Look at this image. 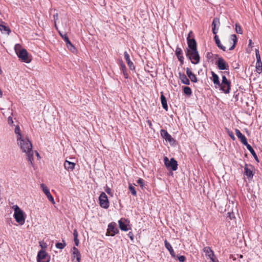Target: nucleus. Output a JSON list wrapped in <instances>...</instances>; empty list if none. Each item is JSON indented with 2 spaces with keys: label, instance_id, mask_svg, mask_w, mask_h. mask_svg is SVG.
<instances>
[{
  "label": "nucleus",
  "instance_id": "nucleus-37",
  "mask_svg": "<svg viewBox=\"0 0 262 262\" xmlns=\"http://www.w3.org/2000/svg\"><path fill=\"white\" fill-rule=\"evenodd\" d=\"M128 189H129L130 192H131V193L133 195H134V196H136L137 195V192H136V191L135 190V187L133 186H132V184H129Z\"/></svg>",
  "mask_w": 262,
  "mask_h": 262
},
{
  "label": "nucleus",
  "instance_id": "nucleus-45",
  "mask_svg": "<svg viewBox=\"0 0 262 262\" xmlns=\"http://www.w3.org/2000/svg\"><path fill=\"white\" fill-rule=\"evenodd\" d=\"M226 130H227V133L228 134V135L230 136V137L231 138L232 140H235V138L234 136V134L233 133L230 131L227 128H226Z\"/></svg>",
  "mask_w": 262,
  "mask_h": 262
},
{
  "label": "nucleus",
  "instance_id": "nucleus-24",
  "mask_svg": "<svg viewBox=\"0 0 262 262\" xmlns=\"http://www.w3.org/2000/svg\"><path fill=\"white\" fill-rule=\"evenodd\" d=\"M175 52L179 60L181 62L182 64L183 63L184 57L183 56L182 50L181 49L177 47Z\"/></svg>",
  "mask_w": 262,
  "mask_h": 262
},
{
  "label": "nucleus",
  "instance_id": "nucleus-33",
  "mask_svg": "<svg viewBox=\"0 0 262 262\" xmlns=\"http://www.w3.org/2000/svg\"><path fill=\"white\" fill-rule=\"evenodd\" d=\"M120 70L123 74L124 77L126 79L128 78V74L126 71V68L124 64L121 63L120 65Z\"/></svg>",
  "mask_w": 262,
  "mask_h": 262
},
{
  "label": "nucleus",
  "instance_id": "nucleus-43",
  "mask_svg": "<svg viewBox=\"0 0 262 262\" xmlns=\"http://www.w3.org/2000/svg\"><path fill=\"white\" fill-rule=\"evenodd\" d=\"M255 55H256V62L261 61V58H260V56L259 51L258 49L255 50Z\"/></svg>",
  "mask_w": 262,
  "mask_h": 262
},
{
  "label": "nucleus",
  "instance_id": "nucleus-41",
  "mask_svg": "<svg viewBox=\"0 0 262 262\" xmlns=\"http://www.w3.org/2000/svg\"><path fill=\"white\" fill-rule=\"evenodd\" d=\"M235 31L238 34H242L243 33L242 29L238 24H235Z\"/></svg>",
  "mask_w": 262,
  "mask_h": 262
},
{
  "label": "nucleus",
  "instance_id": "nucleus-50",
  "mask_svg": "<svg viewBox=\"0 0 262 262\" xmlns=\"http://www.w3.org/2000/svg\"><path fill=\"white\" fill-rule=\"evenodd\" d=\"M210 260V262H219V260L215 258V255L212 257V258L209 259Z\"/></svg>",
  "mask_w": 262,
  "mask_h": 262
},
{
  "label": "nucleus",
  "instance_id": "nucleus-19",
  "mask_svg": "<svg viewBox=\"0 0 262 262\" xmlns=\"http://www.w3.org/2000/svg\"><path fill=\"white\" fill-rule=\"evenodd\" d=\"M75 164L73 162L66 160L64 163V168L69 171H72L75 168Z\"/></svg>",
  "mask_w": 262,
  "mask_h": 262
},
{
  "label": "nucleus",
  "instance_id": "nucleus-32",
  "mask_svg": "<svg viewBox=\"0 0 262 262\" xmlns=\"http://www.w3.org/2000/svg\"><path fill=\"white\" fill-rule=\"evenodd\" d=\"M230 39L233 42V45L230 48V50H232L234 49L235 45L236 44V42H237V37H236V35H235V34L231 35L230 36Z\"/></svg>",
  "mask_w": 262,
  "mask_h": 262
},
{
  "label": "nucleus",
  "instance_id": "nucleus-27",
  "mask_svg": "<svg viewBox=\"0 0 262 262\" xmlns=\"http://www.w3.org/2000/svg\"><path fill=\"white\" fill-rule=\"evenodd\" d=\"M245 173L249 178H252L253 176L252 169L248 167L247 164H246L244 167Z\"/></svg>",
  "mask_w": 262,
  "mask_h": 262
},
{
  "label": "nucleus",
  "instance_id": "nucleus-46",
  "mask_svg": "<svg viewBox=\"0 0 262 262\" xmlns=\"http://www.w3.org/2000/svg\"><path fill=\"white\" fill-rule=\"evenodd\" d=\"M137 183L138 184H139L142 188H143V187H144V180L142 179H141V178L139 179L137 181Z\"/></svg>",
  "mask_w": 262,
  "mask_h": 262
},
{
  "label": "nucleus",
  "instance_id": "nucleus-7",
  "mask_svg": "<svg viewBox=\"0 0 262 262\" xmlns=\"http://www.w3.org/2000/svg\"><path fill=\"white\" fill-rule=\"evenodd\" d=\"M37 262H49L50 256L43 250H40L37 254Z\"/></svg>",
  "mask_w": 262,
  "mask_h": 262
},
{
  "label": "nucleus",
  "instance_id": "nucleus-1",
  "mask_svg": "<svg viewBox=\"0 0 262 262\" xmlns=\"http://www.w3.org/2000/svg\"><path fill=\"white\" fill-rule=\"evenodd\" d=\"M17 142L22 151L26 154L28 162H30L31 165H33L34 151L32 150V145L31 141L27 138L24 137L17 140Z\"/></svg>",
  "mask_w": 262,
  "mask_h": 262
},
{
  "label": "nucleus",
  "instance_id": "nucleus-56",
  "mask_svg": "<svg viewBox=\"0 0 262 262\" xmlns=\"http://www.w3.org/2000/svg\"><path fill=\"white\" fill-rule=\"evenodd\" d=\"M2 96H3V92L1 91V90L0 89V97H2Z\"/></svg>",
  "mask_w": 262,
  "mask_h": 262
},
{
  "label": "nucleus",
  "instance_id": "nucleus-13",
  "mask_svg": "<svg viewBox=\"0 0 262 262\" xmlns=\"http://www.w3.org/2000/svg\"><path fill=\"white\" fill-rule=\"evenodd\" d=\"M16 123H17V124H14V131L16 136L17 140H18L21 139L24 137L21 134V132L18 125V123H17V121H16Z\"/></svg>",
  "mask_w": 262,
  "mask_h": 262
},
{
  "label": "nucleus",
  "instance_id": "nucleus-42",
  "mask_svg": "<svg viewBox=\"0 0 262 262\" xmlns=\"http://www.w3.org/2000/svg\"><path fill=\"white\" fill-rule=\"evenodd\" d=\"M8 123L11 127H14V124H16L13 120L12 117L11 116H9L8 118Z\"/></svg>",
  "mask_w": 262,
  "mask_h": 262
},
{
  "label": "nucleus",
  "instance_id": "nucleus-30",
  "mask_svg": "<svg viewBox=\"0 0 262 262\" xmlns=\"http://www.w3.org/2000/svg\"><path fill=\"white\" fill-rule=\"evenodd\" d=\"M161 101L162 105V107H163V108L164 110H165L166 111H167L168 106L167 104V101H166V98L163 94H162L161 95Z\"/></svg>",
  "mask_w": 262,
  "mask_h": 262
},
{
  "label": "nucleus",
  "instance_id": "nucleus-3",
  "mask_svg": "<svg viewBox=\"0 0 262 262\" xmlns=\"http://www.w3.org/2000/svg\"><path fill=\"white\" fill-rule=\"evenodd\" d=\"M222 78V82L220 83L219 86L220 90L225 94H229L231 89V82L225 75H223Z\"/></svg>",
  "mask_w": 262,
  "mask_h": 262
},
{
  "label": "nucleus",
  "instance_id": "nucleus-23",
  "mask_svg": "<svg viewBox=\"0 0 262 262\" xmlns=\"http://www.w3.org/2000/svg\"><path fill=\"white\" fill-rule=\"evenodd\" d=\"M0 31L3 34H9L10 30L8 27L4 25L3 21H0Z\"/></svg>",
  "mask_w": 262,
  "mask_h": 262
},
{
  "label": "nucleus",
  "instance_id": "nucleus-29",
  "mask_svg": "<svg viewBox=\"0 0 262 262\" xmlns=\"http://www.w3.org/2000/svg\"><path fill=\"white\" fill-rule=\"evenodd\" d=\"M246 147L248 149V150L250 152V153L253 156L255 160L256 161L258 162L259 161H258V157H257L255 152L254 151V149L251 147V146L250 145H249V144H247V145H246Z\"/></svg>",
  "mask_w": 262,
  "mask_h": 262
},
{
  "label": "nucleus",
  "instance_id": "nucleus-47",
  "mask_svg": "<svg viewBox=\"0 0 262 262\" xmlns=\"http://www.w3.org/2000/svg\"><path fill=\"white\" fill-rule=\"evenodd\" d=\"M177 258L181 262H184L186 259L185 257L183 255L178 256Z\"/></svg>",
  "mask_w": 262,
  "mask_h": 262
},
{
  "label": "nucleus",
  "instance_id": "nucleus-53",
  "mask_svg": "<svg viewBox=\"0 0 262 262\" xmlns=\"http://www.w3.org/2000/svg\"><path fill=\"white\" fill-rule=\"evenodd\" d=\"M147 123L148 125H149V126L150 128H151V127H152V123H151V122L150 120H147Z\"/></svg>",
  "mask_w": 262,
  "mask_h": 262
},
{
  "label": "nucleus",
  "instance_id": "nucleus-38",
  "mask_svg": "<svg viewBox=\"0 0 262 262\" xmlns=\"http://www.w3.org/2000/svg\"><path fill=\"white\" fill-rule=\"evenodd\" d=\"M63 243H57L56 244V247L59 249H63L65 246H66V244L65 242L63 241Z\"/></svg>",
  "mask_w": 262,
  "mask_h": 262
},
{
  "label": "nucleus",
  "instance_id": "nucleus-34",
  "mask_svg": "<svg viewBox=\"0 0 262 262\" xmlns=\"http://www.w3.org/2000/svg\"><path fill=\"white\" fill-rule=\"evenodd\" d=\"M73 236H74V241L75 242V244L76 246H78L79 245V239H78V232L76 229H74L73 231Z\"/></svg>",
  "mask_w": 262,
  "mask_h": 262
},
{
  "label": "nucleus",
  "instance_id": "nucleus-25",
  "mask_svg": "<svg viewBox=\"0 0 262 262\" xmlns=\"http://www.w3.org/2000/svg\"><path fill=\"white\" fill-rule=\"evenodd\" d=\"M72 252L74 258H76V262H80L81 254L78 249L76 247H73L72 249Z\"/></svg>",
  "mask_w": 262,
  "mask_h": 262
},
{
  "label": "nucleus",
  "instance_id": "nucleus-49",
  "mask_svg": "<svg viewBox=\"0 0 262 262\" xmlns=\"http://www.w3.org/2000/svg\"><path fill=\"white\" fill-rule=\"evenodd\" d=\"M228 217H229L230 219L232 220L233 218L234 217V213H233V212H229L228 213Z\"/></svg>",
  "mask_w": 262,
  "mask_h": 262
},
{
  "label": "nucleus",
  "instance_id": "nucleus-10",
  "mask_svg": "<svg viewBox=\"0 0 262 262\" xmlns=\"http://www.w3.org/2000/svg\"><path fill=\"white\" fill-rule=\"evenodd\" d=\"M17 55L20 59L26 63H29L31 60L28 56V52L25 49H23V50L17 54Z\"/></svg>",
  "mask_w": 262,
  "mask_h": 262
},
{
  "label": "nucleus",
  "instance_id": "nucleus-26",
  "mask_svg": "<svg viewBox=\"0 0 262 262\" xmlns=\"http://www.w3.org/2000/svg\"><path fill=\"white\" fill-rule=\"evenodd\" d=\"M179 78L182 82L184 84L189 85L190 84V81L189 79L187 77V76L184 74L179 73Z\"/></svg>",
  "mask_w": 262,
  "mask_h": 262
},
{
  "label": "nucleus",
  "instance_id": "nucleus-12",
  "mask_svg": "<svg viewBox=\"0 0 262 262\" xmlns=\"http://www.w3.org/2000/svg\"><path fill=\"white\" fill-rule=\"evenodd\" d=\"M187 43L189 47V49H187V51H193L197 50L196 42L194 39L189 38V36L187 37Z\"/></svg>",
  "mask_w": 262,
  "mask_h": 262
},
{
  "label": "nucleus",
  "instance_id": "nucleus-6",
  "mask_svg": "<svg viewBox=\"0 0 262 262\" xmlns=\"http://www.w3.org/2000/svg\"><path fill=\"white\" fill-rule=\"evenodd\" d=\"M100 206L104 209H107L109 207V201L108 198L104 192H102L99 197Z\"/></svg>",
  "mask_w": 262,
  "mask_h": 262
},
{
  "label": "nucleus",
  "instance_id": "nucleus-58",
  "mask_svg": "<svg viewBox=\"0 0 262 262\" xmlns=\"http://www.w3.org/2000/svg\"><path fill=\"white\" fill-rule=\"evenodd\" d=\"M240 257L242 258V257H243V256H242V255H241V256H240Z\"/></svg>",
  "mask_w": 262,
  "mask_h": 262
},
{
  "label": "nucleus",
  "instance_id": "nucleus-39",
  "mask_svg": "<svg viewBox=\"0 0 262 262\" xmlns=\"http://www.w3.org/2000/svg\"><path fill=\"white\" fill-rule=\"evenodd\" d=\"M165 246L169 252L173 250L170 244L167 242V240L164 241Z\"/></svg>",
  "mask_w": 262,
  "mask_h": 262
},
{
  "label": "nucleus",
  "instance_id": "nucleus-22",
  "mask_svg": "<svg viewBox=\"0 0 262 262\" xmlns=\"http://www.w3.org/2000/svg\"><path fill=\"white\" fill-rule=\"evenodd\" d=\"M186 74L190 80L193 82H196L198 81V79L196 76L191 71L189 68H186Z\"/></svg>",
  "mask_w": 262,
  "mask_h": 262
},
{
  "label": "nucleus",
  "instance_id": "nucleus-20",
  "mask_svg": "<svg viewBox=\"0 0 262 262\" xmlns=\"http://www.w3.org/2000/svg\"><path fill=\"white\" fill-rule=\"evenodd\" d=\"M211 74L212 77V81L214 84L215 88H219V86H220V82L219 80V76L213 72H211Z\"/></svg>",
  "mask_w": 262,
  "mask_h": 262
},
{
  "label": "nucleus",
  "instance_id": "nucleus-8",
  "mask_svg": "<svg viewBox=\"0 0 262 262\" xmlns=\"http://www.w3.org/2000/svg\"><path fill=\"white\" fill-rule=\"evenodd\" d=\"M219 69L221 70H229V66L226 61L222 58L220 57L216 61Z\"/></svg>",
  "mask_w": 262,
  "mask_h": 262
},
{
  "label": "nucleus",
  "instance_id": "nucleus-35",
  "mask_svg": "<svg viewBox=\"0 0 262 262\" xmlns=\"http://www.w3.org/2000/svg\"><path fill=\"white\" fill-rule=\"evenodd\" d=\"M256 71L259 74H260L262 72V62L261 61L256 62Z\"/></svg>",
  "mask_w": 262,
  "mask_h": 262
},
{
  "label": "nucleus",
  "instance_id": "nucleus-15",
  "mask_svg": "<svg viewBox=\"0 0 262 262\" xmlns=\"http://www.w3.org/2000/svg\"><path fill=\"white\" fill-rule=\"evenodd\" d=\"M161 136L166 141L169 142H172L173 140L171 135L165 129H161L160 131Z\"/></svg>",
  "mask_w": 262,
  "mask_h": 262
},
{
  "label": "nucleus",
  "instance_id": "nucleus-5",
  "mask_svg": "<svg viewBox=\"0 0 262 262\" xmlns=\"http://www.w3.org/2000/svg\"><path fill=\"white\" fill-rule=\"evenodd\" d=\"M164 162L167 168H170L173 171L176 170L178 168V163L174 158H171L169 161L167 157H165Z\"/></svg>",
  "mask_w": 262,
  "mask_h": 262
},
{
  "label": "nucleus",
  "instance_id": "nucleus-21",
  "mask_svg": "<svg viewBox=\"0 0 262 262\" xmlns=\"http://www.w3.org/2000/svg\"><path fill=\"white\" fill-rule=\"evenodd\" d=\"M124 58L126 60V62H127L129 69L130 70H134L135 69V67L134 66L133 63L130 59L129 54H128V53L126 51L124 52Z\"/></svg>",
  "mask_w": 262,
  "mask_h": 262
},
{
  "label": "nucleus",
  "instance_id": "nucleus-36",
  "mask_svg": "<svg viewBox=\"0 0 262 262\" xmlns=\"http://www.w3.org/2000/svg\"><path fill=\"white\" fill-rule=\"evenodd\" d=\"M184 93L185 94L190 96L192 94L191 89L188 86H184L183 88Z\"/></svg>",
  "mask_w": 262,
  "mask_h": 262
},
{
  "label": "nucleus",
  "instance_id": "nucleus-11",
  "mask_svg": "<svg viewBox=\"0 0 262 262\" xmlns=\"http://www.w3.org/2000/svg\"><path fill=\"white\" fill-rule=\"evenodd\" d=\"M40 187L41 188L43 193L46 194L48 200L53 204H54L55 203L54 198L51 195L49 188L47 187L46 185L44 184H41L40 185Z\"/></svg>",
  "mask_w": 262,
  "mask_h": 262
},
{
  "label": "nucleus",
  "instance_id": "nucleus-28",
  "mask_svg": "<svg viewBox=\"0 0 262 262\" xmlns=\"http://www.w3.org/2000/svg\"><path fill=\"white\" fill-rule=\"evenodd\" d=\"M214 40L215 41V43L216 44V45L217 46V47L221 49V50H223L224 51H225L226 50V47L223 46L221 43V41H220V40L218 37V36H217L216 35H215L214 37Z\"/></svg>",
  "mask_w": 262,
  "mask_h": 262
},
{
  "label": "nucleus",
  "instance_id": "nucleus-16",
  "mask_svg": "<svg viewBox=\"0 0 262 262\" xmlns=\"http://www.w3.org/2000/svg\"><path fill=\"white\" fill-rule=\"evenodd\" d=\"M220 20L218 18H214L212 23V32L214 34H216L219 30V26L220 25Z\"/></svg>",
  "mask_w": 262,
  "mask_h": 262
},
{
  "label": "nucleus",
  "instance_id": "nucleus-31",
  "mask_svg": "<svg viewBox=\"0 0 262 262\" xmlns=\"http://www.w3.org/2000/svg\"><path fill=\"white\" fill-rule=\"evenodd\" d=\"M119 228L121 230L123 231H128V228L127 226V225L123 222L121 220L119 221Z\"/></svg>",
  "mask_w": 262,
  "mask_h": 262
},
{
  "label": "nucleus",
  "instance_id": "nucleus-44",
  "mask_svg": "<svg viewBox=\"0 0 262 262\" xmlns=\"http://www.w3.org/2000/svg\"><path fill=\"white\" fill-rule=\"evenodd\" d=\"M105 192L111 196H113V193L111 189L108 186H106L104 188Z\"/></svg>",
  "mask_w": 262,
  "mask_h": 262
},
{
  "label": "nucleus",
  "instance_id": "nucleus-4",
  "mask_svg": "<svg viewBox=\"0 0 262 262\" xmlns=\"http://www.w3.org/2000/svg\"><path fill=\"white\" fill-rule=\"evenodd\" d=\"M186 56L191 60V63L194 64L200 62V57L197 50L187 51Z\"/></svg>",
  "mask_w": 262,
  "mask_h": 262
},
{
  "label": "nucleus",
  "instance_id": "nucleus-17",
  "mask_svg": "<svg viewBox=\"0 0 262 262\" xmlns=\"http://www.w3.org/2000/svg\"><path fill=\"white\" fill-rule=\"evenodd\" d=\"M203 252L208 258H212L214 256V254L212 250L209 247H205L203 248Z\"/></svg>",
  "mask_w": 262,
  "mask_h": 262
},
{
  "label": "nucleus",
  "instance_id": "nucleus-2",
  "mask_svg": "<svg viewBox=\"0 0 262 262\" xmlns=\"http://www.w3.org/2000/svg\"><path fill=\"white\" fill-rule=\"evenodd\" d=\"M12 208L14 211L13 216L16 221L21 225H24L25 222V216L23 211L17 205L13 206Z\"/></svg>",
  "mask_w": 262,
  "mask_h": 262
},
{
  "label": "nucleus",
  "instance_id": "nucleus-55",
  "mask_svg": "<svg viewBox=\"0 0 262 262\" xmlns=\"http://www.w3.org/2000/svg\"><path fill=\"white\" fill-rule=\"evenodd\" d=\"M35 154H36V156H37L38 158H39V155L38 152H37V151H35Z\"/></svg>",
  "mask_w": 262,
  "mask_h": 262
},
{
  "label": "nucleus",
  "instance_id": "nucleus-51",
  "mask_svg": "<svg viewBox=\"0 0 262 262\" xmlns=\"http://www.w3.org/2000/svg\"><path fill=\"white\" fill-rule=\"evenodd\" d=\"M128 236L129 237V238H130L132 240H133V239H134V235H133V233L132 232H129L128 233Z\"/></svg>",
  "mask_w": 262,
  "mask_h": 262
},
{
  "label": "nucleus",
  "instance_id": "nucleus-40",
  "mask_svg": "<svg viewBox=\"0 0 262 262\" xmlns=\"http://www.w3.org/2000/svg\"><path fill=\"white\" fill-rule=\"evenodd\" d=\"M23 49L21 48V47L20 46V44H16L15 47H14V50H15V51L17 54L18 53V52H20L21 50H23Z\"/></svg>",
  "mask_w": 262,
  "mask_h": 262
},
{
  "label": "nucleus",
  "instance_id": "nucleus-48",
  "mask_svg": "<svg viewBox=\"0 0 262 262\" xmlns=\"http://www.w3.org/2000/svg\"><path fill=\"white\" fill-rule=\"evenodd\" d=\"M53 19H54V23H56L57 22V21L58 20V14L57 13L54 14L53 15Z\"/></svg>",
  "mask_w": 262,
  "mask_h": 262
},
{
  "label": "nucleus",
  "instance_id": "nucleus-52",
  "mask_svg": "<svg viewBox=\"0 0 262 262\" xmlns=\"http://www.w3.org/2000/svg\"><path fill=\"white\" fill-rule=\"evenodd\" d=\"M169 253H170V254H171V256L172 257H174V258L176 257V255H175V253H174V252L173 250H172V251H170L169 252Z\"/></svg>",
  "mask_w": 262,
  "mask_h": 262
},
{
  "label": "nucleus",
  "instance_id": "nucleus-57",
  "mask_svg": "<svg viewBox=\"0 0 262 262\" xmlns=\"http://www.w3.org/2000/svg\"><path fill=\"white\" fill-rule=\"evenodd\" d=\"M252 42V40L251 39L249 40V44H251Z\"/></svg>",
  "mask_w": 262,
  "mask_h": 262
},
{
  "label": "nucleus",
  "instance_id": "nucleus-54",
  "mask_svg": "<svg viewBox=\"0 0 262 262\" xmlns=\"http://www.w3.org/2000/svg\"><path fill=\"white\" fill-rule=\"evenodd\" d=\"M54 26H55V28H56V29L57 30H58V31L59 30H58V27H57V22L54 23Z\"/></svg>",
  "mask_w": 262,
  "mask_h": 262
},
{
  "label": "nucleus",
  "instance_id": "nucleus-9",
  "mask_svg": "<svg viewBox=\"0 0 262 262\" xmlns=\"http://www.w3.org/2000/svg\"><path fill=\"white\" fill-rule=\"evenodd\" d=\"M58 33L61 37L64 39L66 42L67 47L71 52H74L75 51V48L72 44L66 34H62L60 31H58Z\"/></svg>",
  "mask_w": 262,
  "mask_h": 262
},
{
  "label": "nucleus",
  "instance_id": "nucleus-14",
  "mask_svg": "<svg viewBox=\"0 0 262 262\" xmlns=\"http://www.w3.org/2000/svg\"><path fill=\"white\" fill-rule=\"evenodd\" d=\"M235 134L241 142L244 145H247L248 143L246 137L243 135L240 130L238 129H235Z\"/></svg>",
  "mask_w": 262,
  "mask_h": 262
},
{
  "label": "nucleus",
  "instance_id": "nucleus-18",
  "mask_svg": "<svg viewBox=\"0 0 262 262\" xmlns=\"http://www.w3.org/2000/svg\"><path fill=\"white\" fill-rule=\"evenodd\" d=\"M118 232L117 228H115L113 224H110L108 226L107 233L111 236H114L115 234Z\"/></svg>",
  "mask_w": 262,
  "mask_h": 262
}]
</instances>
